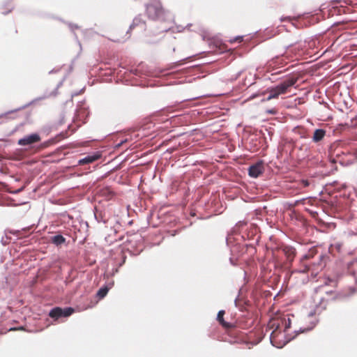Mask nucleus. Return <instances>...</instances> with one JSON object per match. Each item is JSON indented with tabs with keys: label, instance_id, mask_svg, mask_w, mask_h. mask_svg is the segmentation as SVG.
Instances as JSON below:
<instances>
[{
	"label": "nucleus",
	"instance_id": "1",
	"mask_svg": "<svg viewBox=\"0 0 357 357\" xmlns=\"http://www.w3.org/2000/svg\"><path fill=\"white\" fill-rule=\"evenodd\" d=\"M146 13L149 19L153 21L169 23L174 21L173 15L162 8L159 0H153L151 3L146 4Z\"/></svg>",
	"mask_w": 357,
	"mask_h": 357
},
{
	"label": "nucleus",
	"instance_id": "2",
	"mask_svg": "<svg viewBox=\"0 0 357 357\" xmlns=\"http://www.w3.org/2000/svg\"><path fill=\"white\" fill-rule=\"evenodd\" d=\"M297 81L294 77H289L280 82L275 86L268 89V96L267 100L278 97L279 95L285 93L289 87L293 86Z\"/></svg>",
	"mask_w": 357,
	"mask_h": 357
},
{
	"label": "nucleus",
	"instance_id": "3",
	"mask_svg": "<svg viewBox=\"0 0 357 357\" xmlns=\"http://www.w3.org/2000/svg\"><path fill=\"white\" fill-rule=\"evenodd\" d=\"M66 79V77H64L57 84H56V88L51 92V93H47V92H45L42 96L40 97H38V98H36L33 100H32L31 101H30L29 102H28L27 104L17 108V109H13V110H11V111H8L7 112H5V113H2L0 114V118H2V117H4L6 116H7L8 114H11L13 112H17V111H20L21 109H24L25 108H26L27 107L31 105L32 104H33L34 102H36V101H38V100H44V99H46V98H50V97H55L57 96L58 94V90L63 85L64 81Z\"/></svg>",
	"mask_w": 357,
	"mask_h": 357
},
{
	"label": "nucleus",
	"instance_id": "4",
	"mask_svg": "<svg viewBox=\"0 0 357 357\" xmlns=\"http://www.w3.org/2000/svg\"><path fill=\"white\" fill-rule=\"evenodd\" d=\"M74 312L75 309L72 307H66L64 308L55 307L50 311L49 316L54 321H58L62 318L70 317Z\"/></svg>",
	"mask_w": 357,
	"mask_h": 357
},
{
	"label": "nucleus",
	"instance_id": "5",
	"mask_svg": "<svg viewBox=\"0 0 357 357\" xmlns=\"http://www.w3.org/2000/svg\"><path fill=\"white\" fill-rule=\"evenodd\" d=\"M314 114L320 121H326L330 117V109L326 103H321L318 101L314 103Z\"/></svg>",
	"mask_w": 357,
	"mask_h": 357
},
{
	"label": "nucleus",
	"instance_id": "6",
	"mask_svg": "<svg viewBox=\"0 0 357 357\" xmlns=\"http://www.w3.org/2000/svg\"><path fill=\"white\" fill-rule=\"evenodd\" d=\"M41 141L40 135L36 132L24 135L17 141V144L21 146L34 148L35 144Z\"/></svg>",
	"mask_w": 357,
	"mask_h": 357
},
{
	"label": "nucleus",
	"instance_id": "7",
	"mask_svg": "<svg viewBox=\"0 0 357 357\" xmlns=\"http://www.w3.org/2000/svg\"><path fill=\"white\" fill-rule=\"evenodd\" d=\"M264 171V162L259 160L248 168V175L252 178H257Z\"/></svg>",
	"mask_w": 357,
	"mask_h": 357
},
{
	"label": "nucleus",
	"instance_id": "8",
	"mask_svg": "<svg viewBox=\"0 0 357 357\" xmlns=\"http://www.w3.org/2000/svg\"><path fill=\"white\" fill-rule=\"evenodd\" d=\"M101 157V154L100 152H94L90 155H88L83 158L78 160V165H85L92 163L97 160H98Z\"/></svg>",
	"mask_w": 357,
	"mask_h": 357
},
{
	"label": "nucleus",
	"instance_id": "9",
	"mask_svg": "<svg viewBox=\"0 0 357 357\" xmlns=\"http://www.w3.org/2000/svg\"><path fill=\"white\" fill-rule=\"evenodd\" d=\"M138 26H140L144 30L146 29L145 22L142 20L141 15L136 16L133 19L132 24L130 25L129 29L126 32V35H128V38H130V31Z\"/></svg>",
	"mask_w": 357,
	"mask_h": 357
},
{
	"label": "nucleus",
	"instance_id": "10",
	"mask_svg": "<svg viewBox=\"0 0 357 357\" xmlns=\"http://www.w3.org/2000/svg\"><path fill=\"white\" fill-rule=\"evenodd\" d=\"M113 285H114L113 281L109 282L107 284H105V285H103L102 287H101L99 289V290L98 291V292L96 294V296L100 299L103 298L107 295L109 290L113 287Z\"/></svg>",
	"mask_w": 357,
	"mask_h": 357
},
{
	"label": "nucleus",
	"instance_id": "11",
	"mask_svg": "<svg viewBox=\"0 0 357 357\" xmlns=\"http://www.w3.org/2000/svg\"><path fill=\"white\" fill-rule=\"evenodd\" d=\"M50 241L54 245L59 246L64 244L66 240V238L63 236L61 234H56L51 237Z\"/></svg>",
	"mask_w": 357,
	"mask_h": 357
},
{
	"label": "nucleus",
	"instance_id": "12",
	"mask_svg": "<svg viewBox=\"0 0 357 357\" xmlns=\"http://www.w3.org/2000/svg\"><path fill=\"white\" fill-rule=\"evenodd\" d=\"M326 135V131L323 129H317L314 131V142L321 140Z\"/></svg>",
	"mask_w": 357,
	"mask_h": 357
},
{
	"label": "nucleus",
	"instance_id": "13",
	"mask_svg": "<svg viewBox=\"0 0 357 357\" xmlns=\"http://www.w3.org/2000/svg\"><path fill=\"white\" fill-rule=\"evenodd\" d=\"M225 313V310H220L217 314V320L220 322V324L222 326L227 328L229 326V324L226 322L224 320L223 316H224Z\"/></svg>",
	"mask_w": 357,
	"mask_h": 357
},
{
	"label": "nucleus",
	"instance_id": "14",
	"mask_svg": "<svg viewBox=\"0 0 357 357\" xmlns=\"http://www.w3.org/2000/svg\"><path fill=\"white\" fill-rule=\"evenodd\" d=\"M343 155H348L351 158H349L348 161H351L353 160L354 155H352L351 151L349 149H346L345 151H340L339 149L337 150V156H341Z\"/></svg>",
	"mask_w": 357,
	"mask_h": 357
},
{
	"label": "nucleus",
	"instance_id": "15",
	"mask_svg": "<svg viewBox=\"0 0 357 357\" xmlns=\"http://www.w3.org/2000/svg\"><path fill=\"white\" fill-rule=\"evenodd\" d=\"M312 329V326H308L307 327H301L299 328V330L298 331H294V333H296V335L300 334V333H307V332H309Z\"/></svg>",
	"mask_w": 357,
	"mask_h": 357
},
{
	"label": "nucleus",
	"instance_id": "16",
	"mask_svg": "<svg viewBox=\"0 0 357 357\" xmlns=\"http://www.w3.org/2000/svg\"><path fill=\"white\" fill-rule=\"evenodd\" d=\"M266 132H267L268 135L269 136L270 140H271V136L273 135V132L271 130H268V128H265L264 130H260V133L264 137L265 141H266Z\"/></svg>",
	"mask_w": 357,
	"mask_h": 357
},
{
	"label": "nucleus",
	"instance_id": "17",
	"mask_svg": "<svg viewBox=\"0 0 357 357\" xmlns=\"http://www.w3.org/2000/svg\"><path fill=\"white\" fill-rule=\"evenodd\" d=\"M266 132H267L268 135L269 136L270 140H271V136L273 135V132L271 130H268V128H265L264 130H260V133L264 137L265 141H266Z\"/></svg>",
	"mask_w": 357,
	"mask_h": 357
},
{
	"label": "nucleus",
	"instance_id": "18",
	"mask_svg": "<svg viewBox=\"0 0 357 357\" xmlns=\"http://www.w3.org/2000/svg\"><path fill=\"white\" fill-rule=\"evenodd\" d=\"M291 320L289 317H288L287 319H284V325L285 331H287V329H289L291 327Z\"/></svg>",
	"mask_w": 357,
	"mask_h": 357
},
{
	"label": "nucleus",
	"instance_id": "19",
	"mask_svg": "<svg viewBox=\"0 0 357 357\" xmlns=\"http://www.w3.org/2000/svg\"><path fill=\"white\" fill-rule=\"evenodd\" d=\"M243 70H240L238 71V73H236L235 75H232L230 78H229V80L231 82H233V81H235L241 75V74L243 73Z\"/></svg>",
	"mask_w": 357,
	"mask_h": 357
},
{
	"label": "nucleus",
	"instance_id": "20",
	"mask_svg": "<svg viewBox=\"0 0 357 357\" xmlns=\"http://www.w3.org/2000/svg\"><path fill=\"white\" fill-rule=\"evenodd\" d=\"M232 241H233V237L231 235H228L227 237L226 238V243L228 247H230L231 243H232Z\"/></svg>",
	"mask_w": 357,
	"mask_h": 357
},
{
	"label": "nucleus",
	"instance_id": "21",
	"mask_svg": "<svg viewBox=\"0 0 357 357\" xmlns=\"http://www.w3.org/2000/svg\"><path fill=\"white\" fill-rule=\"evenodd\" d=\"M294 19V17H291L290 16H287V17H281L280 20V22H284V21L291 22Z\"/></svg>",
	"mask_w": 357,
	"mask_h": 357
},
{
	"label": "nucleus",
	"instance_id": "22",
	"mask_svg": "<svg viewBox=\"0 0 357 357\" xmlns=\"http://www.w3.org/2000/svg\"><path fill=\"white\" fill-rule=\"evenodd\" d=\"M170 30H172V31L174 32V28L172 26H165L164 28H162L159 32L160 33H164V32H167Z\"/></svg>",
	"mask_w": 357,
	"mask_h": 357
},
{
	"label": "nucleus",
	"instance_id": "23",
	"mask_svg": "<svg viewBox=\"0 0 357 357\" xmlns=\"http://www.w3.org/2000/svg\"><path fill=\"white\" fill-rule=\"evenodd\" d=\"M68 24L72 31H74L75 29H79V26L77 24L73 23H68Z\"/></svg>",
	"mask_w": 357,
	"mask_h": 357
},
{
	"label": "nucleus",
	"instance_id": "24",
	"mask_svg": "<svg viewBox=\"0 0 357 357\" xmlns=\"http://www.w3.org/2000/svg\"><path fill=\"white\" fill-rule=\"evenodd\" d=\"M304 266H305L304 268L303 269H301L299 271V272H301V273H305L306 271L310 270V266L304 265Z\"/></svg>",
	"mask_w": 357,
	"mask_h": 357
},
{
	"label": "nucleus",
	"instance_id": "25",
	"mask_svg": "<svg viewBox=\"0 0 357 357\" xmlns=\"http://www.w3.org/2000/svg\"><path fill=\"white\" fill-rule=\"evenodd\" d=\"M60 68H53L52 70H51L50 72H49V74H53V73H58L60 71Z\"/></svg>",
	"mask_w": 357,
	"mask_h": 357
},
{
	"label": "nucleus",
	"instance_id": "26",
	"mask_svg": "<svg viewBox=\"0 0 357 357\" xmlns=\"http://www.w3.org/2000/svg\"><path fill=\"white\" fill-rule=\"evenodd\" d=\"M267 113L271 114H275L277 113V111L275 109H271L267 110Z\"/></svg>",
	"mask_w": 357,
	"mask_h": 357
},
{
	"label": "nucleus",
	"instance_id": "27",
	"mask_svg": "<svg viewBox=\"0 0 357 357\" xmlns=\"http://www.w3.org/2000/svg\"><path fill=\"white\" fill-rule=\"evenodd\" d=\"M183 60H181V61H176L174 63V67H177V66H179L181 64V62H182Z\"/></svg>",
	"mask_w": 357,
	"mask_h": 357
},
{
	"label": "nucleus",
	"instance_id": "28",
	"mask_svg": "<svg viewBox=\"0 0 357 357\" xmlns=\"http://www.w3.org/2000/svg\"><path fill=\"white\" fill-rule=\"evenodd\" d=\"M126 141H127L126 139H125V140H122L121 142H119V144H117L116 145V147H117V148L120 147V146H121L124 142H126Z\"/></svg>",
	"mask_w": 357,
	"mask_h": 357
},
{
	"label": "nucleus",
	"instance_id": "29",
	"mask_svg": "<svg viewBox=\"0 0 357 357\" xmlns=\"http://www.w3.org/2000/svg\"><path fill=\"white\" fill-rule=\"evenodd\" d=\"M234 40H239V41H241L243 40V36H236Z\"/></svg>",
	"mask_w": 357,
	"mask_h": 357
},
{
	"label": "nucleus",
	"instance_id": "30",
	"mask_svg": "<svg viewBox=\"0 0 357 357\" xmlns=\"http://www.w3.org/2000/svg\"><path fill=\"white\" fill-rule=\"evenodd\" d=\"M318 40V43L319 44L321 40L319 39V38H314V42H313V44H314V46H315L316 45V41Z\"/></svg>",
	"mask_w": 357,
	"mask_h": 357
},
{
	"label": "nucleus",
	"instance_id": "31",
	"mask_svg": "<svg viewBox=\"0 0 357 357\" xmlns=\"http://www.w3.org/2000/svg\"><path fill=\"white\" fill-rule=\"evenodd\" d=\"M23 328H23V326H20V327H19V328H17V330H23ZM14 330H17V328H10L9 329V331H14Z\"/></svg>",
	"mask_w": 357,
	"mask_h": 357
},
{
	"label": "nucleus",
	"instance_id": "32",
	"mask_svg": "<svg viewBox=\"0 0 357 357\" xmlns=\"http://www.w3.org/2000/svg\"><path fill=\"white\" fill-rule=\"evenodd\" d=\"M229 261H230V264L233 266H235L236 265V263L234 262V259L232 257H230L229 258Z\"/></svg>",
	"mask_w": 357,
	"mask_h": 357
},
{
	"label": "nucleus",
	"instance_id": "33",
	"mask_svg": "<svg viewBox=\"0 0 357 357\" xmlns=\"http://www.w3.org/2000/svg\"><path fill=\"white\" fill-rule=\"evenodd\" d=\"M273 333V332H272V333L271 334V337H270L271 342V344H272V345H273V346H275V347H276L280 348V347L275 345V344H274V343L273 342V341H272L271 337H272Z\"/></svg>",
	"mask_w": 357,
	"mask_h": 357
},
{
	"label": "nucleus",
	"instance_id": "34",
	"mask_svg": "<svg viewBox=\"0 0 357 357\" xmlns=\"http://www.w3.org/2000/svg\"><path fill=\"white\" fill-rule=\"evenodd\" d=\"M183 28L181 26H176V31L177 32H181L183 31Z\"/></svg>",
	"mask_w": 357,
	"mask_h": 357
},
{
	"label": "nucleus",
	"instance_id": "35",
	"mask_svg": "<svg viewBox=\"0 0 357 357\" xmlns=\"http://www.w3.org/2000/svg\"><path fill=\"white\" fill-rule=\"evenodd\" d=\"M238 296L234 299V303L236 307L238 306L237 301H238Z\"/></svg>",
	"mask_w": 357,
	"mask_h": 357
},
{
	"label": "nucleus",
	"instance_id": "36",
	"mask_svg": "<svg viewBox=\"0 0 357 357\" xmlns=\"http://www.w3.org/2000/svg\"><path fill=\"white\" fill-rule=\"evenodd\" d=\"M74 35H75V39L77 40V43H78L79 45L81 47L80 42L78 40L77 35L75 33Z\"/></svg>",
	"mask_w": 357,
	"mask_h": 357
},
{
	"label": "nucleus",
	"instance_id": "37",
	"mask_svg": "<svg viewBox=\"0 0 357 357\" xmlns=\"http://www.w3.org/2000/svg\"><path fill=\"white\" fill-rule=\"evenodd\" d=\"M319 173H320L321 175H326V174H328V173H326H326H324V172H316V174H319Z\"/></svg>",
	"mask_w": 357,
	"mask_h": 357
},
{
	"label": "nucleus",
	"instance_id": "38",
	"mask_svg": "<svg viewBox=\"0 0 357 357\" xmlns=\"http://www.w3.org/2000/svg\"><path fill=\"white\" fill-rule=\"evenodd\" d=\"M1 243L3 245H6V242L4 241L3 238H1Z\"/></svg>",
	"mask_w": 357,
	"mask_h": 357
},
{
	"label": "nucleus",
	"instance_id": "39",
	"mask_svg": "<svg viewBox=\"0 0 357 357\" xmlns=\"http://www.w3.org/2000/svg\"><path fill=\"white\" fill-rule=\"evenodd\" d=\"M312 311H310L309 313H308V317H312Z\"/></svg>",
	"mask_w": 357,
	"mask_h": 357
},
{
	"label": "nucleus",
	"instance_id": "40",
	"mask_svg": "<svg viewBox=\"0 0 357 357\" xmlns=\"http://www.w3.org/2000/svg\"><path fill=\"white\" fill-rule=\"evenodd\" d=\"M311 199H312V197H307L308 202H311Z\"/></svg>",
	"mask_w": 357,
	"mask_h": 357
},
{
	"label": "nucleus",
	"instance_id": "41",
	"mask_svg": "<svg viewBox=\"0 0 357 357\" xmlns=\"http://www.w3.org/2000/svg\"><path fill=\"white\" fill-rule=\"evenodd\" d=\"M306 258H307V255H303V259H306Z\"/></svg>",
	"mask_w": 357,
	"mask_h": 357
},
{
	"label": "nucleus",
	"instance_id": "42",
	"mask_svg": "<svg viewBox=\"0 0 357 357\" xmlns=\"http://www.w3.org/2000/svg\"><path fill=\"white\" fill-rule=\"evenodd\" d=\"M307 211H309V213H310V214H312V211H311V210H310V209H307Z\"/></svg>",
	"mask_w": 357,
	"mask_h": 357
},
{
	"label": "nucleus",
	"instance_id": "43",
	"mask_svg": "<svg viewBox=\"0 0 357 357\" xmlns=\"http://www.w3.org/2000/svg\"><path fill=\"white\" fill-rule=\"evenodd\" d=\"M119 241H122V240H123V237H119Z\"/></svg>",
	"mask_w": 357,
	"mask_h": 357
},
{
	"label": "nucleus",
	"instance_id": "44",
	"mask_svg": "<svg viewBox=\"0 0 357 357\" xmlns=\"http://www.w3.org/2000/svg\"><path fill=\"white\" fill-rule=\"evenodd\" d=\"M188 58H190V56H188ZM188 59V57H187V58H185V59H183V60H185V59Z\"/></svg>",
	"mask_w": 357,
	"mask_h": 357
},
{
	"label": "nucleus",
	"instance_id": "45",
	"mask_svg": "<svg viewBox=\"0 0 357 357\" xmlns=\"http://www.w3.org/2000/svg\"><path fill=\"white\" fill-rule=\"evenodd\" d=\"M95 218H96L98 221H99V220H98V217H97L96 215H95Z\"/></svg>",
	"mask_w": 357,
	"mask_h": 357
},
{
	"label": "nucleus",
	"instance_id": "46",
	"mask_svg": "<svg viewBox=\"0 0 357 357\" xmlns=\"http://www.w3.org/2000/svg\"><path fill=\"white\" fill-rule=\"evenodd\" d=\"M149 43H153L154 42L148 41Z\"/></svg>",
	"mask_w": 357,
	"mask_h": 357
}]
</instances>
